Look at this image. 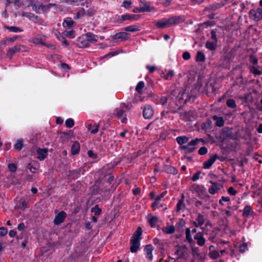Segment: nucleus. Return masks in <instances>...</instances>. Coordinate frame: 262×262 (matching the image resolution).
<instances>
[{
  "label": "nucleus",
  "mask_w": 262,
  "mask_h": 262,
  "mask_svg": "<svg viewBox=\"0 0 262 262\" xmlns=\"http://www.w3.org/2000/svg\"><path fill=\"white\" fill-rule=\"evenodd\" d=\"M88 155L90 158L94 159H96L97 158V155L94 153L92 150H89L88 151Z\"/></svg>",
  "instance_id": "5fc2aeb1"
},
{
  "label": "nucleus",
  "mask_w": 262,
  "mask_h": 262,
  "mask_svg": "<svg viewBox=\"0 0 262 262\" xmlns=\"http://www.w3.org/2000/svg\"><path fill=\"white\" fill-rule=\"evenodd\" d=\"M145 84L143 81H140L137 85L136 87V90L138 93H140V91L143 89L144 87Z\"/></svg>",
  "instance_id": "ea45409f"
},
{
  "label": "nucleus",
  "mask_w": 262,
  "mask_h": 262,
  "mask_svg": "<svg viewBox=\"0 0 262 262\" xmlns=\"http://www.w3.org/2000/svg\"><path fill=\"white\" fill-rule=\"evenodd\" d=\"M192 188L193 190L196 191L199 194L203 193V192L205 191V188L203 186L196 184L192 186Z\"/></svg>",
  "instance_id": "393cba45"
},
{
  "label": "nucleus",
  "mask_w": 262,
  "mask_h": 262,
  "mask_svg": "<svg viewBox=\"0 0 262 262\" xmlns=\"http://www.w3.org/2000/svg\"><path fill=\"white\" fill-rule=\"evenodd\" d=\"M211 185L209 188L208 191L210 194H214L221 189V186L216 183L211 182Z\"/></svg>",
  "instance_id": "2eb2a0df"
},
{
  "label": "nucleus",
  "mask_w": 262,
  "mask_h": 262,
  "mask_svg": "<svg viewBox=\"0 0 262 262\" xmlns=\"http://www.w3.org/2000/svg\"><path fill=\"white\" fill-rule=\"evenodd\" d=\"M23 146V141L22 139H20L16 141L15 144L14 145V148L20 150Z\"/></svg>",
  "instance_id": "7c9ffc66"
},
{
  "label": "nucleus",
  "mask_w": 262,
  "mask_h": 262,
  "mask_svg": "<svg viewBox=\"0 0 262 262\" xmlns=\"http://www.w3.org/2000/svg\"><path fill=\"white\" fill-rule=\"evenodd\" d=\"M148 223L151 227H155L159 221V219L151 214H149L147 217Z\"/></svg>",
  "instance_id": "a211bd4d"
},
{
  "label": "nucleus",
  "mask_w": 262,
  "mask_h": 262,
  "mask_svg": "<svg viewBox=\"0 0 262 262\" xmlns=\"http://www.w3.org/2000/svg\"><path fill=\"white\" fill-rule=\"evenodd\" d=\"M124 30L127 32H136L139 31L140 29L138 26L133 25L124 28Z\"/></svg>",
  "instance_id": "a878e982"
},
{
  "label": "nucleus",
  "mask_w": 262,
  "mask_h": 262,
  "mask_svg": "<svg viewBox=\"0 0 262 262\" xmlns=\"http://www.w3.org/2000/svg\"><path fill=\"white\" fill-rule=\"evenodd\" d=\"M205 60V56L204 53L202 52H198L196 56V60L198 61L203 62Z\"/></svg>",
  "instance_id": "2f4dec72"
},
{
  "label": "nucleus",
  "mask_w": 262,
  "mask_h": 262,
  "mask_svg": "<svg viewBox=\"0 0 262 262\" xmlns=\"http://www.w3.org/2000/svg\"><path fill=\"white\" fill-rule=\"evenodd\" d=\"M85 14V11L84 9H82L79 10L76 14V15L74 16V18L75 19H78L81 18Z\"/></svg>",
  "instance_id": "4c0bfd02"
},
{
  "label": "nucleus",
  "mask_w": 262,
  "mask_h": 262,
  "mask_svg": "<svg viewBox=\"0 0 262 262\" xmlns=\"http://www.w3.org/2000/svg\"><path fill=\"white\" fill-rule=\"evenodd\" d=\"M162 231L166 234H172L175 232V228L173 225H168L163 227Z\"/></svg>",
  "instance_id": "5701e85b"
},
{
  "label": "nucleus",
  "mask_w": 262,
  "mask_h": 262,
  "mask_svg": "<svg viewBox=\"0 0 262 262\" xmlns=\"http://www.w3.org/2000/svg\"><path fill=\"white\" fill-rule=\"evenodd\" d=\"M146 68L150 73H153L156 70V67L155 66H147Z\"/></svg>",
  "instance_id": "338daca9"
},
{
  "label": "nucleus",
  "mask_w": 262,
  "mask_h": 262,
  "mask_svg": "<svg viewBox=\"0 0 262 262\" xmlns=\"http://www.w3.org/2000/svg\"><path fill=\"white\" fill-rule=\"evenodd\" d=\"M206 47L207 49L212 51L215 49V45H214V43L209 41H207L206 43Z\"/></svg>",
  "instance_id": "a18cd8bd"
},
{
  "label": "nucleus",
  "mask_w": 262,
  "mask_h": 262,
  "mask_svg": "<svg viewBox=\"0 0 262 262\" xmlns=\"http://www.w3.org/2000/svg\"><path fill=\"white\" fill-rule=\"evenodd\" d=\"M18 15L23 17H26L28 18L30 20L33 22H36L38 20V17L36 15L29 12L20 11L18 13Z\"/></svg>",
  "instance_id": "9d476101"
},
{
  "label": "nucleus",
  "mask_w": 262,
  "mask_h": 262,
  "mask_svg": "<svg viewBox=\"0 0 262 262\" xmlns=\"http://www.w3.org/2000/svg\"><path fill=\"white\" fill-rule=\"evenodd\" d=\"M247 249V245L246 243H244L242 245L240 246L239 251L241 252H244Z\"/></svg>",
  "instance_id": "6e6d98bb"
},
{
  "label": "nucleus",
  "mask_w": 262,
  "mask_h": 262,
  "mask_svg": "<svg viewBox=\"0 0 262 262\" xmlns=\"http://www.w3.org/2000/svg\"><path fill=\"white\" fill-rule=\"evenodd\" d=\"M85 37H86L87 40L84 41L83 42H81L82 45L84 47H87L89 46V41L91 42H95L97 41V36L91 33H86L85 34Z\"/></svg>",
  "instance_id": "9b49d317"
},
{
  "label": "nucleus",
  "mask_w": 262,
  "mask_h": 262,
  "mask_svg": "<svg viewBox=\"0 0 262 262\" xmlns=\"http://www.w3.org/2000/svg\"><path fill=\"white\" fill-rule=\"evenodd\" d=\"M63 34L64 36L69 37L70 38H73L75 36V31L73 30L64 31L63 33Z\"/></svg>",
  "instance_id": "c85d7f7f"
},
{
  "label": "nucleus",
  "mask_w": 262,
  "mask_h": 262,
  "mask_svg": "<svg viewBox=\"0 0 262 262\" xmlns=\"http://www.w3.org/2000/svg\"><path fill=\"white\" fill-rule=\"evenodd\" d=\"M205 222V217L201 214H198L193 224L195 227L203 225Z\"/></svg>",
  "instance_id": "f3484780"
},
{
  "label": "nucleus",
  "mask_w": 262,
  "mask_h": 262,
  "mask_svg": "<svg viewBox=\"0 0 262 262\" xmlns=\"http://www.w3.org/2000/svg\"><path fill=\"white\" fill-rule=\"evenodd\" d=\"M251 72L255 75H261V72L258 69L256 66H253L250 68Z\"/></svg>",
  "instance_id": "58836bf2"
},
{
  "label": "nucleus",
  "mask_w": 262,
  "mask_h": 262,
  "mask_svg": "<svg viewBox=\"0 0 262 262\" xmlns=\"http://www.w3.org/2000/svg\"><path fill=\"white\" fill-rule=\"evenodd\" d=\"M8 168L10 171L12 172H14L16 170V165L14 164H9L8 165Z\"/></svg>",
  "instance_id": "13d9d810"
},
{
  "label": "nucleus",
  "mask_w": 262,
  "mask_h": 262,
  "mask_svg": "<svg viewBox=\"0 0 262 262\" xmlns=\"http://www.w3.org/2000/svg\"><path fill=\"white\" fill-rule=\"evenodd\" d=\"M20 48L19 46H14L11 48L9 49L8 52V55L11 57L14 53L15 52L20 51Z\"/></svg>",
  "instance_id": "cd10ccee"
},
{
  "label": "nucleus",
  "mask_w": 262,
  "mask_h": 262,
  "mask_svg": "<svg viewBox=\"0 0 262 262\" xmlns=\"http://www.w3.org/2000/svg\"><path fill=\"white\" fill-rule=\"evenodd\" d=\"M167 101V98L165 96H162L160 99L159 103L162 105H164Z\"/></svg>",
  "instance_id": "bf43d9fd"
},
{
  "label": "nucleus",
  "mask_w": 262,
  "mask_h": 262,
  "mask_svg": "<svg viewBox=\"0 0 262 262\" xmlns=\"http://www.w3.org/2000/svg\"><path fill=\"white\" fill-rule=\"evenodd\" d=\"M92 212H93L95 215H98L101 213V210L96 205L92 209Z\"/></svg>",
  "instance_id": "c03bdc74"
},
{
  "label": "nucleus",
  "mask_w": 262,
  "mask_h": 262,
  "mask_svg": "<svg viewBox=\"0 0 262 262\" xmlns=\"http://www.w3.org/2000/svg\"><path fill=\"white\" fill-rule=\"evenodd\" d=\"M136 17L137 16L135 15L125 14L121 16L122 20H129L132 19H137V18Z\"/></svg>",
  "instance_id": "72a5a7b5"
},
{
  "label": "nucleus",
  "mask_w": 262,
  "mask_h": 262,
  "mask_svg": "<svg viewBox=\"0 0 262 262\" xmlns=\"http://www.w3.org/2000/svg\"><path fill=\"white\" fill-rule=\"evenodd\" d=\"M143 108V116L145 119H149L154 115V111L152 107L149 105L144 106Z\"/></svg>",
  "instance_id": "0eeeda50"
},
{
  "label": "nucleus",
  "mask_w": 262,
  "mask_h": 262,
  "mask_svg": "<svg viewBox=\"0 0 262 262\" xmlns=\"http://www.w3.org/2000/svg\"><path fill=\"white\" fill-rule=\"evenodd\" d=\"M139 6L144 12H150L154 9V8L150 6V3L146 0H139Z\"/></svg>",
  "instance_id": "ddd939ff"
},
{
  "label": "nucleus",
  "mask_w": 262,
  "mask_h": 262,
  "mask_svg": "<svg viewBox=\"0 0 262 262\" xmlns=\"http://www.w3.org/2000/svg\"><path fill=\"white\" fill-rule=\"evenodd\" d=\"M188 254V249L185 246H179L174 252V259L186 258Z\"/></svg>",
  "instance_id": "20e7f679"
},
{
  "label": "nucleus",
  "mask_w": 262,
  "mask_h": 262,
  "mask_svg": "<svg viewBox=\"0 0 262 262\" xmlns=\"http://www.w3.org/2000/svg\"><path fill=\"white\" fill-rule=\"evenodd\" d=\"M133 11L135 13H141V12H144V10L142 9V8L140 7H135L134 8Z\"/></svg>",
  "instance_id": "69168bd1"
},
{
  "label": "nucleus",
  "mask_w": 262,
  "mask_h": 262,
  "mask_svg": "<svg viewBox=\"0 0 262 262\" xmlns=\"http://www.w3.org/2000/svg\"><path fill=\"white\" fill-rule=\"evenodd\" d=\"M212 119L215 121V124L219 127H222L224 124V121L222 117H217V116H213Z\"/></svg>",
  "instance_id": "4be33fe9"
},
{
  "label": "nucleus",
  "mask_w": 262,
  "mask_h": 262,
  "mask_svg": "<svg viewBox=\"0 0 262 262\" xmlns=\"http://www.w3.org/2000/svg\"><path fill=\"white\" fill-rule=\"evenodd\" d=\"M165 170L169 173H173V174H176L177 173V169L173 167H167Z\"/></svg>",
  "instance_id": "603ef678"
},
{
  "label": "nucleus",
  "mask_w": 262,
  "mask_h": 262,
  "mask_svg": "<svg viewBox=\"0 0 262 262\" xmlns=\"http://www.w3.org/2000/svg\"><path fill=\"white\" fill-rule=\"evenodd\" d=\"M194 239L196 241L197 244L200 246H203L205 243V239L203 237V233L202 232L197 233L194 236Z\"/></svg>",
  "instance_id": "dca6fc26"
},
{
  "label": "nucleus",
  "mask_w": 262,
  "mask_h": 262,
  "mask_svg": "<svg viewBox=\"0 0 262 262\" xmlns=\"http://www.w3.org/2000/svg\"><path fill=\"white\" fill-rule=\"evenodd\" d=\"M31 41L35 44H42L43 41L41 39L38 37L32 38Z\"/></svg>",
  "instance_id": "de8ad7c7"
},
{
  "label": "nucleus",
  "mask_w": 262,
  "mask_h": 262,
  "mask_svg": "<svg viewBox=\"0 0 262 262\" xmlns=\"http://www.w3.org/2000/svg\"><path fill=\"white\" fill-rule=\"evenodd\" d=\"M207 151L208 150L205 147H202L199 150V154L200 155H204L207 154Z\"/></svg>",
  "instance_id": "864d4df0"
},
{
  "label": "nucleus",
  "mask_w": 262,
  "mask_h": 262,
  "mask_svg": "<svg viewBox=\"0 0 262 262\" xmlns=\"http://www.w3.org/2000/svg\"><path fill=\"white\" fill-rule=\"evenodd\" d=\"M186 238L189 242H191L192 241V238L191 235V231L189 228H187L186 230Z\"/></svg>",
  "instance_id": "a19ab883"
},
{
  "label": "nucleus",
  "mask_w": 262,
  "mask_h": 262,
  "mask_svg": "<svg viewBox=\"0 0 262 262\" xmlns=\"http://www.w3.org/2000/svg\"><path fill=\"white\" fill-rule=\"evenodd\" d=\"M216 159V156L211 157L208 160L204 162L203 167L205 169L209 168L212 166V165L214 163Z\"/></svg>",
  "instance_id": "6ab92c4d"
},
{
  "label": "nucleus",
  "mask_w": 262,
  "mask_h": 262,
  "mask_svg": "<svg viewBox=\"0 0 262 262\" xmlns=\"http://www.w3.org/2000/svg\"><path fill=\"white\" fill-rule=\"evenodd\" d=\"M183 58L185 60H188V59H189L190 58V53L189 52H185L183 54Z\"/></svg>",
  "instance_id": "680f3d73"
},
{
  "label": "nucleus",
  "mask_w": 262,
  "mask_h": 262,
  "mask_svg": "<svg viewBox=\"0 0 262 262\" xmlns=\"http://www.w3.org/2000/svg\"><path fill=\"white\" fill-rule=\"evenodd\" d=\"M34 2L35 0H25L23 2V7L27 8L29 6H32V8H33V6L35 4Z\"/></svg>",
  "instance_id": "473e14b6"
},
{
  "label": "nucleus",
  "mask_w": 262,
  "mask_h": 262,
  "mask_svg": "<svg viewBox=\"0 0 262 262\" xmlns=\"http://www.w3.org/2000/svg\"><path fill=\"white\" fill-rule=\"evenodd\" d=\"M174 75V72L173 71H169L166 75H165L164 76V78L168 80L170 79Z\"/></svg>",
  "instance_id": "8fccbe9b"
},
{
  "label": "nucleus",
  "mask_w": 262,
  "mask_h": 262,
  "mask_svg": "<svg viewBox=\"0 0 262 262\" xmlns=\"http://www.w3.org/2000/svg\"><path fill=\"white\" fill-rule=\"evenodd\" d=\"M227 192L229 194L232 196L235 195L237 193V191L235 190L232 187H229L227 190Z\"/></svg>",
  "instance_id": "09e8293b"
},
{
  "label": "nucleus",
  "mask_w": 262,
  "mask_h": 262,
  "mask_svg": "<svg viewBox=\"0 0 262 262\" xmlns=\"http://www.w3.org/2000/svg\"><path fill=\"white\" fill-rule=\"evenodd\" d=\"M48 149L47 148H37L36 149L37 158L40 161L43 160L47 156Z\"/></svg>",
  "instance_id": "1a4fd4ad"
},
{
  "label": "nucleus",
  "mask_w": 262,
  "mask_h": 262,
  "mask_svg": "<svg viewBox=\"0 0 262 262\" xmlns=\"http://www.w3.org/2000/svg\"><path fill=\"white\" fill-rule=\"evenodd\" d=\"M200 172H198L194 175L193 176V177L192 178V180L193 181H195L198 180L200 178Z\"/></svg>",
  "instance_id": "774afa93"
},
{
  "label": "nucleus",
  "mask_w": 262,
  "mask_h": 262,
  "mask_svg": "<svg viewBox=\"0 0 262 262\" xmlns=\"http://www.w3.org/2000/svg\"><path fill=\"white\" fill-rule=\"evenodd\" d=\"M230 201V198L228 196H222L221 199L219 200V204L223 205V202H229Z\"/></svg>",
  "instance_id": "3c124183"
},
{
  "label": "nucleus",
  "mask_w": 262,
  "mask_h": 262,
  "mask_svg": "<svg viewBox=\"0 0 262 262\" xmlns=\"http://www.w3.org/2000/svg\"><path fill=\"white\" fill-rule=\"evenodd\" d=\"M223 6L222 4H216L214 5H213L211 6V9L213 10H215L216 9H217L220 8H221Z\"/></svg>",
  "instance_id": "e2e57ef3"
},
{
  "label": "nucleus",
  "mask_w": 262,
  "mask_h": 262,
  "mask_svg": "<svg viewBox=\"0 0 262 262\" xmlns=\"http://www.w3.org/2000/svg\"><path fill=\"white\" fill-rule=\"evenodd\" d=\"M23 0H12V4H14L16 8L23 7Z\"/></svg>",
  "instance_id": "c9c22d12"
},
{
  "label": "nucleus",
  "mask_w": 262,
  "mask_h": 262,
  "mask_svg": "<svg viewBox=\"0 0 262 262\" xmlns=\"http://www.w3.org/2000/svg\"><path fill=\"white\" fill-rule=\"evenodd\" d=\"M153 250L154 248L151 245H146L144 249L146 257L150 260L153 258V255L152 254Z\"/></svg>",
  "instance_id": "4468645a"
},
{
  "label": "nucleus",
  "mask_w": 262,
  "mask_h": 262,
  "mask_svg": "<svg viewBox=\"0 0 262 262\" xmlns=\"http://www.w3.org/2000/svg\"><path fill=\"white\" fill-rule=\"evenodd\" d=\"M80 150V145L79 143L74 142L71 147V152L73 155L78 154Z\"/></svg>",
  "instance_id": "b1692460"
},
{
  "label": "nucleus",
  "mask_w": 262,
  "mask_h": 262,
  "mask_svg": "<svg viewBox=\"0 0 262 262\" xmlns=\"http://www.w3.org/2000/svg\"><path fill=\"white\" fill-rule=\"evenodd\" d=\"M55 5L54 4H49L43 5L41 3H37L33 6V10L38 13H42L49 10L52 7Z\"/></svg>",
  "instance_id": "7ed1b4c3"
},
{
  "label": "nucleus",
  "mask_w": 262,
  "mask_h": 262,
  "mask_svg": "<svg viewBox=\"0 0 262 262\" xmlns=\"http://www.w3.org/2000/svg\"><path fill=\"white\" fill-rule=\"evenodd\" d=\"M132 4L131 0H124L122 6L126 9H129L131 7Z\"/></svg>",
  "instance_id": "e433bc0d"
},
{
  "label": "nucleus",
  "mask_w": 262,
  "mask_h": 262,
  "mask_svg": "<svg viewBox=\"0 0 262 262\" xmlns=\"http://www.w3.org/2000/svg\"><path fill=\"white\" fill-rule=\"evenodd\" d=\"M209 255L213 259H215L221 256L220 253L216 250L210 251Z\"/></svg>",
  "instance_id": "c756f323"
},
{
  "label": "nucleus",
  "mask_w": 262,
  "mask_h": 262,
  "mask_svg": "<svg viewBox=\"0 0 262 262\" xmlns=\"http://www.w3.org/2000/svg\"><path fill=\"white\" fill-rule=\"evenodd\" d=\"M66 125L69 128L72 127L74 125V120L72 119H68L65 122Z\"/></svg>",
  "instance_id": "37998d69"
},
{
  "label": "nucleus",
  "mask_w": 262,
  "mask_h": 262,
  "mask_svg": "<svg viewBox=\"0 0 262 262\" xmlns=\"http://www.w3.org/2000/svg\"><path fill=\"white\" fill-rule=\"evenodd\" d=\"M127 107V106L124 103L122 104L120 107L116 108L114 112L115 115L118 119L121 120L122 123H125L126 120V118L124 116V111L123 110V108Z\"/></svg>",
  "instance_id": "423d86ee"
},
{
  "label": "nucleus",
  "mask_w": 262,
  "mask_h": 262,
  "mask_svg": "<svg viewBox=\"0 0 262 262\" xmlns=\"http://www.w3.org/2000/svg\"><path fill=\"white\" fill-rule=\"evenodd\" d=\"M249 15L251 18L258 21L262 18V9L257 8L256 10H251L250 11Z\"/></svg>",
  "instance_id": "6e6552de"
},
{
  "label": "nucleus",
  "mask_w": 262,
  "mask_h": 262,
  "mask_svg": "<svg viewBox=\"0 0 262 262\" xmlns=\"http://www.w3.org/2000/svg\"><path fill=\"white\" fill-rule=\"evenodd\" d=\"M184 207V204L183 200H180L177 205V211H179L182 210Z\"/></svg>",
  "instance_id": "49530a36"
},
{
  "label": "nucleus",
  "mask_w": 262,
  "mask_h": 262,
  "mask_svg": "<svg viewBox=\"0 0 262 262\" xmlns=\"http://www.w3.org/2000/svg\"><path fill=\"white\" fill-rule=\"evenodd\" d=\"M201 140L199 139H195L191 140L186 145H183L181 147L183 150H186L189 152L193 151L195 148V146L200 142Z\"/></svg>",
  "instance_id": "39448f33"
},
{
  "label": "nucleus",
  "mask_w": 262,
  "mask_h": 262,
  "mask_svg": "<svg viewBox=\"0 0 262 262\" xmlns=\"http://www.w3.org/2000/svg\"><path fill=\"white\" fill-rule=\"evenodd\" d=\"M8 232L7 229L5 227L0 228V235L4 236L7 234Z\"/></svg>",
  "instance_id": "4d7b16f0"
},
{
  "label": "nucleus",
  "mask_w": 262,
  "mask_h": 262,
  "mask_svg": "<svg viewBox=\"0 0 262 262\" xmlns=\"http://www.w3.org/2000/svg\"><path fill=\"white\" fill-rule=\"evenodd\" d=\"M227 105L231 108H234L236 107L235 101L233 99H228L226 102Z\"/></svg>",
  "instance_id": "f704fd0d"
},
{
  "label": "nucleus",
  "mask_w": 262,
  "mask_h": 262,
  "mask_svg": "<svg viewBox=\"0 0 262 262\" xmlns=\"http://www.w3.org/2000/svg\"><path fill=\"white\" fill-rule=\"evenodd\" d=\"M74 21L70 17H67L65 18L62 23V26L64 28H70L72 27L74 24Z\"/></svg>",
  "instance_id": "aec40b11"
},
{
  "label": "nucleus",
  "mask_w": 262,
  "mask_h": 262,
  "mask_svg": "<svg viewBox=\"0 0 262 262\" xmlns=\"http://www.w3.org/2000/svg\"><path fill=\"white\" fill-rule=\"evenodd\" d=\"M178 143L180 145L186 143L188 141V138L186 136H179L176 139Z\"/></svg>",
  "instance_id": "bb28decb"
},
{
  "label": "nucleus",
  "mask_w": 262,
  "mask_h": 262,
  "mask_svg": "<svg viewBox=\"0 0 262 262\" xmlns=\"http://www.w3.org/2000/svg\"><path fill=\"white\" fill-rule=\"evenodd\" d=\"M66 217V213L63 211H60L55 216L54 220V224L57 225L61 224L63 222Z\"/></svg>",
  "instance_id": "f8f14e48"
},
{
  "label": "nucleus",
  "mask_w": 262,
  "mask_h": 262,
  "mask_svg": "<svg viewBox=\"0 0 262 262\" xmlns=\"http://www.w3.org/2000/svg\"><path fill=\"white\" fill-rule=\"evenodd\" d=\"M7 29L12 32H20L22 31V30L17 27H8Z\"/></svg>",
  "instance_id": "79ce46f5"
},
{
  "label": "nucleus",
  "mask_w": 262,
  "mask_h": 262,
  "mask_svg": "<svg viewBox=\"0 0 262 262\" xmlns=\"http://www.w3.org/2000/svg\"><path fill=\"white\" fill-rule=\"evenodd\" d=\"M142 234V228L140 227H139L137 230L133 234L130 240V243L131 244L130 250L131 252H136L139 249Z\"/></svg>",
  "instance_id": "f257e3e1"
},
{
  "label": "nucleus",
  "mask_w": 262,
  "mask_h": 262,
  "mask_svg": "<svg viewBox=\"0 0 262 262\" xmlns=\"http://www.w3.org/2000/svg\"><path fill=\"white\" fill-rule=\"evenodd\" d=\"M181 19L180 16H174L168 19L163 18L158 20L155 23V25L158 28L163 29L178 23Z\"/></svg>",
  "instance_id": "f03ea898"
},
{
  "label": "nucleus",
  "mask_w": 262,
  "mask_h": 262,
  "mask_svg": "<svg viewBox=\"0 0 262 262\" xmlns=\"http://www.w3.org/2000/svg\"><path fill=\"white\" fill-rule=\"evenodd\" d=\"M114 39H121L122 40H126L128 38V34L126 32H119L116 33L113 36Z\"/></svg>",
  "instance_id": "412c9836"
},
{
  "label": "nucleus",
  "mask_w": 262,
  "mask_h": 262,
  "mask_svg": "<svg viewBox=\"0 0 262 262\" xmlns=\"http://www.w3.org/2000/svg\"><path fill=\"white\" fill-rule=\"evenodd\" d=\"M159 202L155 200V201L152 204L151 207L154 210L156 209L157 208H159Z\"/></svg>",
  "instance_id": "0e129e2a"
},
{
  "label": "nucleus",
  "mask_w": 262,
  "mask_h": 262,
  "mask_svg": "<svg viewBox=\"0 0 262 262\" xmlns=\"http://www.w3.org/2000/svg\"><path fill=\"white\" fill-rule=\"evenodd\" d=\"M166 192L164 191L160 194L156 198V201L160 202L161 200L166 195Z\"/></svg>",
  "instance_id": "052dcab7"
}]
</instances>
